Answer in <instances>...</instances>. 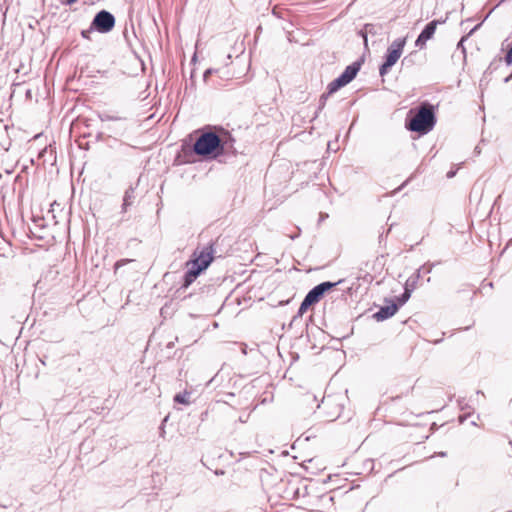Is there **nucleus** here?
I'll return each instance as SVG.
<instances>
[{
  "instance_id": "obj_1",
  "label": "nucleus",
  "mask_w": 512,
  "mask_h": 512,
  "mask_svg": "<svg viewBox=\"0 0 512 512\" xmlns=\"http://www.w3.org/2000/svg\"><path fill=\"white\" fill-rule=\"evenodd\" d=\"M436 119L433 111V107L428 104L420 106L415 116L406 124L407 129L420 134H427L430 132Z\"/></svg>"
},
{
  "instance_id": "obj_2",
  "label": "nucleus",
  "mask_w": 512,
  "mask_h": 512,
  "mask_svg": "<svg viewBox=\"0 0 512 512\" xmlns=\"http://www.w3.org/2000/svg\"><path fill=\"white\" fill-rule=\"evenodd\" d=\"M225 145L226 142H223L217 134L205 132L196 140L193 150L197 155L207 156L218 149L223 151Z\"/></svg>"
},
{
  "instance_id": "obj_3",
  "label": "nucleus",
  "mask_w": 512,
  "mask_h": 512,
  "mask_svg": "<svg viewBox=\"0 0 512 512\" xmlns=\"http://www.w3.org/2000/svg\"><path fill=\"white\" fill-rule=\"evenodd\" d=\"M194 252L199 257V260H202V267H195V270L186 271L184 275V283L182 285L183 288H188L195 281L197 276L210 265L213 261V254L215 251L213 245L209 244L201 250L196 249Z\"/></svg>"
},
{
  "instance_id": "obj_4",
  "label": "nucleus",
  "mask_w": 512,
  "mask_h": 512,
  "mask_svg": "<svg viewBox=\"0 0 512 512\" xmlns=\"http://www.w3.org/2000/svg\"><path fill=\"white\" fill-rule=\"evenodd\" d=\"M406 44V38L395 39L387 49V54L384 63L379 68V74L383 77L390 69L396 64L401 57L404 46Z\"/></svg>"
},
{
  "instance_id": "obj_5",
  "label": "nucleus",
  "mask_w": 512,
  "mask_h": 512,
  "mask_svg": "<svg viewBox=\"0 0 512 512\" xmlns=\"http://www.w3.org/2000/svg\"><path fill=\"white\" fill-rule=\"evenodd\" d=\"M115 17L106 10L98 12L91 23V29L100 33H108L115 27Z\"/></svg>"
},
{
  "instance_id": "obj_6",
  "label": "nucleus",
  "mask_w": 512,
  "mask_h": 512,
  "mask_svg": "<svg viewBox=\"0 0 512 512\" xmlns=\"http://www.w3.org/2000/svg\"><path fill=\"white\" fill-rule=\"evenodd\" d=\"M442 23H445V20H433L428 23L416 39L415 45L420 48L424 47L426 42L433 38L437 26Z\"/></svg>"
},
{
  "instance_id": "obj_7",
  "label": "nucleus",
  "mask_w": 512,
  "mask_h": 512,
  "mask_svg": "<svg viewBox=\"0 0 512 512\" xmlns=\"http://www.w3.org/2000/svg\"><path fill=\"white\" fill-rule=\"evenodd\" d=\"M337 283L332 282H322L312 288L306 295L308 299L312 302V304H316L320 301V299L323 297L325 292L329 291L331 288L336 286Z\"/></svg>"
},
{
  "instance_id": "obj_8",
  "label": "nucleus",
  "mask_w": 512,
  "mask_h": 512,
  "mask_svg": "<svg viewBox=\"0 0 512 512\" xmlns=\"http://www.w3.org/2000/svg\"><path fill=\"white\" fill-rule=\"evenodd\" d=\"M398 311V305L395 303H391L389 305L383 306L374 314V318L377 321H383L390 317H392Z\"/></svg>"
},
{
  "instance_id": "obj_9",
  "label": "nucleus",
  "mask_w": 512,
  "mask_h": 512,
  "mask_svg": "<svg viewBox=\"0 0 512 512\" xmlns=\"http://www.w3.org/2000/svg\"><path fill=\"white\" fill-rule=\"evenodd\" d=\"M361 63L360 62H354L351 65H348L343 73L340 75V77L346 81V83H350L357 75L358 71L360 70Z\"/></svg>"
},
{
  "instance_id": "obj_10",
  "label": "nucleus",
  "mask_w": 512,
  "mask_h": 512,
  "mask_svg": "<svg viewBox=\"0 0 512 512\" xmlns=\"http://www.w3.org/2000/svg\"><path fill=\"white\" fill-rule=\"evenodd\" d=\"M135 200V189L130 186L124 193L123 196V203L121 206V210L123 213H125L128 208L134 203Z\"/></svg>"
},
{
  "instance_id": "obj_11",
  "label": "nucleus",
  "mask_w": 512,
  "mask_h": 512,
  "mask_svg": "<svg viewBox=\"0 0 512 512\" xmlns=\"http://www.w3.org/2000/svg\"><path fill=\"white\" fill-rule=\"evenodd\" d=\"M421 269H418L414 274H412L405 282V290L413 292L418 285V281L421 277L420 275Z\"/></svg>"
},
{
  "instance_id": "obj_12",
  "label": "nucleus",
  "mask_w": 512,
  "mask_h": 512,
  "mask_svg": "<svg viewBox=\"0 0 512 512\" xmlns=\"http://www.w3.org/2000/svg\"><path fill=\"white\" fill-rule=\"evenodd\" d=\"M347 85L346 81L343 80L340 76L334 79L332 82L328 84L327 87V95H331L338 91L341 87Z\"/></svg>"
},
{
  "instance_id": "obj_13",
  "label": "nucleus",
  "mask_w": 512,
  "mask_h": 512,
  "mask_svg": "<svg viewBox=\"0 0 512 512\" xmlns=\"http://www.w3.org/2000/svg\"><path fill=\"white\" fill-rule=\"evenodd\" d=\"M190 396V392L184 391L182 393L176 394L174 397V401L180 404L188 405L190 404Z\"/></svg>"
},
{
  "instance_id": "obj_14",
  "label": "nucleus",
  "mask_w": 512,
  "mask_h": 512,
  "mask_svg": "<svg viewBox=\"0 0 512 512\" xmlns=\"http://www.w3.org/2000/svg\"><path fill=\"white\" fill-rule=\"evenodd\" d=\"M98 117L102 122H104V121H120V120L124 119L123 117H121L119 115L110 114L108 112H100V113H98Z\"/></svg>"
},
{
  "instance_id": "obj_15",
  "label": "nucleus",
  "mask_w": 512,
  "mask_h": 512,
  "mask_svg": "<svg viewBox=\"0 0 512 512\" xmlns=\"http://www.w3.org/2000/svg\"><path fill=\"white\" fill-rule=\"evenodd\" d=\"M188 270H195V267H202V260L193 252L192 259L186 263Z\"/></svg>"
},
{
  "instance_id": "obj_16",
  "label": "nucleus",
  "mask_w": 512,
  "mask_h": 512,
  "mask_svg": "<svg viewBox=\"0 0 512 512\" xmlns=\"http://www.w3.org/2000/svg\"><path fill=\"white\" fill-rule=\"evenodd\" d=\"M311 305H313L312 302L305 296L304 300L302 301L299 307L298 314L302 316Z\"/></svg>"
},
{
  "instance_id": "obj_17",
  "label": "nucleus",
  "mask_w": 512,
  "mask_h": 512,
  "mask_svg": "<svg viewBox=\"0 0 512 512\" xmlns=\"http://www.w3.org/2000/svg\"><path fill=\"white\" fill-rule=\"evenodd\" d=\"M411 293L412 292L404 289V293L401 295V297L398 298L399 304L403 305L406 303L409 300Z\"/></svg>"
},
{
  "instance_id": "obj_18",
  "label": "nucleus",
  "mask_w": 512,
  "mask_h": 512,
  "mask_svg": "<svg viewBox=\"0 0 512 512\" xmlns=\"http://www.w3.org/2000/svg\"><path fill=\"white\" fill-rule=\"evenodd\" d=\"M372 29H373V25L372 24H367L365 25V28H364V32L362 33V36L364 38V44L365 46H367V33H371L372 32Z\"/></svg>"
},
{
  "instance_id": "obj_19",
  "label": "nucleus",
  "mask_w": 512,
  "mask_h": 512,
  "mask_svg": "<svg viewBox=\"0 0 512 512\" xmlns=\"http://www.w3.org/2000/svg\"><path fill=\"white\" fill-rule=\"evenodd\" d=\"M330 95H327V92L322 94L319 100V110H322L326 104V101Z\"/></svg>"
},
{
  "instance_id": "obj_20",
  "label": "nucleus",
  "mask_w": 512,
  "mask_h": 512,
  "mask_svg": "<svg viewBox=\"0 0 512 512\" xmlns=\"http://www.w3.org/2000/svg\"><path fill=\"white\" fill-rule=\"evenodd\" d=\"M505 61L508 65L512 64V46L509 48V50L506 54Z\"/></svg>"
},
{
  "instance_id": "obj_21",
  "label": "nucleus",
  "mask_w": 512,
  "mask_h": 512,
  "mask_svg": "<svg viewBox=\"0 0 512 512\" xmlns=\"http://www.w3.org/2000/svg\"><path fill=\"white\" fill-rule=\"evenodd\" d=\"M130 260L129 259H121L119 261H117L115 263V269H118L119 267L125 265L126 263H128Z\"/></svg>"
},
{
  "instance_id": "obj_22",
  "label": "nucleus",
  "mask_w": 512,
  "mask_h": 512,
  "mask_svg": "<svg viewBox=\"0 0 512 512\" xmlns=\"http://www.w3.org/2000/svg\"><path fill=\"white\" fill-rule=\"evenodd\" d=\"M213 72H214V70H213V69H211V68H210V69H207V70L204 72V75H203L204 80L206 81V80H207V78H208V76H211V74H212Z\"/></svg>"
},
{
  "instance_id": "obj_23",
  "label": "nucleus",
  "mask_w": 512,
  "mask_h": 512,
  "mask_svg": "<svg viewBox=\"0 0 512 512\" xmlns=\"http://www.w3.org/2000/svg\"><path fill=\"white\" fill-rule=\"evenodd\" d=\"M78 0H63L62 1V4L63 5H66V6H71L73 5L74 3H76Z\"/></svg>"
},
{
  "instance_id": "obj_24",
  "label": "nucleus",
  "mask_w": 512,
  "mask_h": 512,
  "mask_svg": "<svg viewBox=\"0 0 512 512\" xmlns=\"http://www.w3.org/2000/svg\"><path fill=\"white\" fill-rule=\"evenodd\" d=\"M89 33H90V31H86V30H84V31H82V33H81V34H82V36H83L84 38H88V34H89Z\"/></svg>"
},
{
  "instance_id": "obj_25",
  "label": "nucleus",
  "mask_w": 512,
  "mask_h": 512,
  "mask_svg": "<svg viewBox=\"0 0 512 512\" xmlns=\"http://www.w3.org/2000/svg\"><path fill=\"white\" fill-rule=\"evenodd\" d=\"M454 174H455L454 172H448L447 176H448L449 178H451V177H453V176H454Z\"/></svg>"
},
{
  "instance_id": "obj_26",
  "label": "nucleus",
  "mask_w": 512,
  "mask_h": 512,
  "mask_svg": "<svg viewBox=\"0 0 512 512\" xmlns=\"http://www.w3.org/2000/svg\"><path fill=\"white\" fill-rule=\"evenodd\" d=\"M439 456H441V457L446 456V452H440V453H439Z\"/></svg>"
},
{
  "instance_id": "obj_27",
  "label": "nucleus",
  "mask_w": 512,
  "mask_h": 512,
  "mask_svg": "<svg viewBox=\"0 0 512 512\" xmlns=\"http://www.w3.org/2000/svg\"><path fill=\"white\" fill-rule=\"evenodd\" d=\"M239 421L242 422V423L246 422V420L244 418H242V417L239 418Z\"/></svg>"
},
{
  "instance_id": "obj_28",
  "label": "nucleus",
  "mask_w": 512,
  "mask_h": 512,
  "mask_svg": "<svg viewBox=\"0 0 512 512\" xmlns=\"http://www.w3.org/2000/svg\"><path fill=\"white\" fill-rule=\"evenodd\" d=\"M172 346H173V342H171V343H169V344L167 345V347H168V348H170V347H172Z\"/></svg>"
},
{
  "instance_id": "obj_29",
  "label": "nucleus",
  "mask_w": 512,
  "mask_h": 512,
  "mask_svg": "<svg viewBox=\"0 0 512 512\" xmlns=\"http://www.w3.org/2000/svg\"><path fill=\"white\" fill-rule=\"evenodd\" d=\"M430 272H431V267H429V268L427 269V273H430Z\"/></svg>"
}]
</instances>
